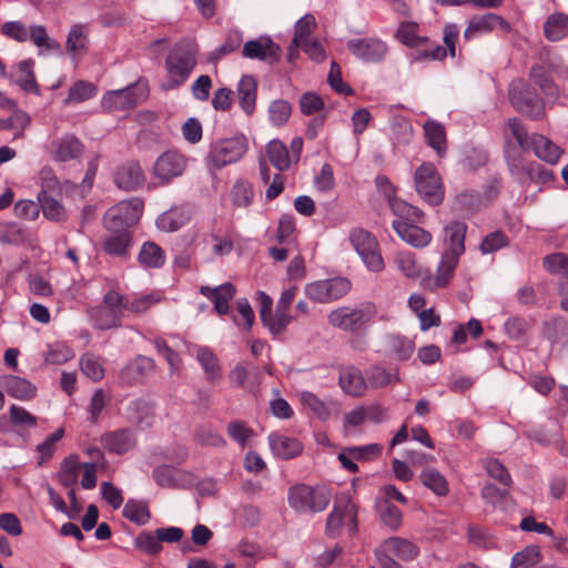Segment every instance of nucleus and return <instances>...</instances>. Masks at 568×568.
<instances>
[{"label": "nucleus", "instance_id": "f257e3e1", "mask_svg": "<svg viewBox=\"0 0 568 568\" xmlns=\"http://www.w3.org/2000/svg\"><path fill=\"white\" fill-rule=\"evenodd\" d=\"M331 489L325 485L310 486L297 484L290 488L287 500L290 506L298 513H321L329 504Z\"/></svg>", "mask_w": 568, "mask_h": 568}, {"label": "nucleus", "instance_id": "f03ea898", "mask_svg": "<svg viewBox=\"0 0 568 568\" xmlns=\"http://www.w3.org/2000/svg\"><path fill=\"white\" fill-rule=\"evenodd\" d=\"M195 45L192 42L176 45L165 60V68L169 80L162 84L163 89H174L189 78L190 73L196 65Z\"/></svg>", "mask_w": 568, "mask_h": 568}, {"label": "nucleus", "instance_id": "7ed1b4c3", "mask_svg": "<svg viewBox=\"0 0 568 568\" xmlns=\"http://www.w3.org/2000/svg\"><path fill=\"white\" fill-rule=\"evenodd\" d=\"M124 312V295L114 290L108 291L98 306L87 311L91 325L100 331L119 327Z\"/></svg>", "mask_w": 568, "mask_h": 568}, {"label": "nucleus", "instance_id": "20e7f679", "mask_svg": "<svg viewBox=\"0 0 568 568\" xmlns=\"http://www.w3.org/2000/svg\"><path fill=\"white\" fill-rule=\"evenodd\" d=\"M345 529L349 536L357 532V509L347 494L338 495L326 521V532L337 537Z\"/></svg>", "mask_w": 568, "mask_h": 568}, {"label": "nucleus", "instance_id": "39448f33", "mask_svg": "<svg viewBox=\"0 0 568 568\" xmlns=\"http://www.w3.org/2000/svg\"><path fill=\"white\" fill-rule=\"evenodd\" d=\"M376 314V307L372 303H364L355 308L342 306L328 313L327 322L335 328L355 332L372 321Z\"/></svg>", "mask_w": 568, "mask_h": 568}, {"label": "nucleus", "instance_id": "423d86ee", "mask_svg": "<svg viewBox=\"0 0 568 568\" xmlns=\"http://www.w3.org/2000/svg\"><path fill=\"white\" fill-rule=\"evenodd\" d=\"M143 213V201L139 197L121 201L104 215V225L109 232L128 231L139 222Z\"/></svg>", "mask_w": 568, "mask_h": 568}, {"label": "nucleus", "instance_id": "0eeeda50", "mask_svg": "<svg viewBox=\"0 0 568 568\" xmlns=\"http://www.w3.org/2000/svg\"><path fill=\"white\" fill-rule=\"evenodd\" d=\"M247 148V140L243 135L217 140L211 144L207 162L214 169H222L241 160Z\"/></svg>", "mask_w": 568, "mask_h": 568}, {"label": "nucleus", "instance_id": "6e6552de", "mask_svg": "<svg viewBox=\"0 0 568 568\" xmlns=\"http://www.w3.org/2000/svg\"><path fill=\"white\" fill-rule=\"evenodd\" d=\"M418 194L430 205H438L444 199L442 179L432 163H423L415 173Z\"/></svg>", "mask_w": 568, "mask_h": 568}, {"label": "nucleus", "instance_id": "1a4fd4ad", "mask_svg": "<svg viewBox=\"0 0 568 568\" xmlns=\"http://www.w3.org/2000/svg\"><path fill=\"white\" fill-rule=\"evenodd\" d=\"M509 100L520 113L531 119H540L544 114V104L537 93L524 81L515 80L509 88Z\"/></svg>", "mask_w": 568, "mask_h": 568}, {"label": "nucleus", "instance_id": "9d476101", "mask_svg": "<svg viewBox=\"0 0 568 568\" xmlns=\"http://www.w3.org/2000/svg\"><path fill=\"white\" fill-rule=\"evenodd\" d=\"M349 241L369 271L379 272L384 268L378 242L371 233L355 229L349 234Z\"/></svg>", "mask_w": 568, "mask_h": 568}, {"label": "nucleus", "instance_id": "9b49d317", "mask_svg": "<svg viewBox=\"0 0 568 568\" xmlns=\"http://www.w3.org/2000/svg\"><path fill=\"white\" fill-rule=\"evenodd\" d=\"M351 290V282L345 277H333L308 283L305 295L315 303H331L341 298Z\"/></svg>", "mask_w": 568, "mask_h": 568}, {"label": "nucleus", "instance_id": "f8f14e48", "mask_svg": "<svg viewBox=\"0 0 568 568\" xmlns=\"http://www.w3.org/2000/svg\"><path fill=\"white\" fill-rule=\"evenodd\" d=\"M146 97V87L136 83L125 89L108 92L102 99V106L109 112L129 111L144 101Z\"/></svg>", "mask_w": 568, "mask_h": 568}, {"label": "nucleus", "instance_id": "ddd939ff", "mask_svg": "<svg viewBox=\"0 0 568 568\" xmlns=\"http://www.w3.org/2000/svg\"><path fill=\"white\" fill-rule=\"evenodd\" d=\"M347 48L357 59L372 63L382 61L387 53L386 43L375 38L352 39Z\"/></svg>", "mask_w": 568, "mask_h": 568}, {"label": "nucleus", "instance_id": "4468645a", "mask_svg": "<svg viewBox=\"0 0 568 568\" xmlns=\"http://www.w3.org/2000/svg\"><path fill=\"white\" fill-rule=\"evenodd\" d=\"M496 29H500L504 32L510 31V24L500 16L488 12L481 16L473 17L464 32L466 40L474 39L481 34H487Z\"/></svg>", "mask_w": 568, "mask_h": 568}, {"label": "nucleus", "instance_id": "2eb2a0df", "mask_svg": "<svg viewBox=\"0 0 568 568\" xmlns=\"http://www.w3.org/2000/svg\"><path fill=\"white\" fill-rule=\"evenodd\" d=\"M459 256L449 253H444L437 266L436 275L433 276L426 271L425 276L422 278V286L429 291L445 287L453 277V274L458 265Z\"/></svg>", "mask_w": 568, "mask_h": 568}, {"label": "nucleus", "instance_id": "dca6fc26", "mask_svg": "<svg viewBox=\"0 0 568 568\" xmlns=\"http://www.w3.org/2000/svg\"><path fill=\"white\" fill-rule=\"evenodd\" d=\"M187 160L176 151H168L161 154L154 163V174L162 182H169L181 175L186 169Z\"/></svg>", "mask_w": 568, "mask_h": 568}, {"label": "nucleus", "instance_id": "f3484780", "mask_svg": "<svg viewBox=\"0 0 568 568\" xmlns=\"http://www.w3.org/2000/svg\"><path fill=\"white\" fill-rule=\"evenodd\" d=\"M282 50L270 38H258L244 43L243 55L248 59H257L274 63L280 61Z\"/></svg>", "mask_w": 568, "mask_h": 568}, {"label": "nucleus", "instance_id": "a211bd4d", "mask_svg": "<svg viewBox=\"0 0 568 568\" xmlns=\"http://www.w3.org/2000/svg\"><path fill=\"white\" fill-rule=\"evenodd\" d=\"M304 408L308 409L321 420H327L339 413V404L334 399H321L312 392L303 390L298 394Z\"/></svg>", "mask_w": 568, "mask_h": 568}, {"label": "nucleus", "instance_id": "6ab92c4d", "mask_svg": "<svg viewBox=\"0 0 568 568\" xmlns=\"http://www.w3.org/2000/svg\"><path fill=\"white\" fill-rule=\"evenodd\" d=\"M193 215V207L190 204L172 206L156 219V226L164 232H175L185 225Z\"/></svg>", "mask_w": 568, "mask_h": 568}, {"label": "nucleus", "instance_id": "aec40b11", "mask_svg": "<svg viewBox=\"0 0 568 568\" xmlns=\"http://www.w3.org/2000/svg\"><path fill=\"white\" fill-rule=\"evenodd\" d=\"M89 28L78 23L71 27L65 41V50L71 60L78 64L83 54L89 50Z\"/></svg>", "mask_w": 568, "mask_h": 568}, {"label": "nucleus", "instance_id": "412c9836", "mask_svg": "<svg viewBox=\"0 0 568 568\" xmlns=\"http://www.w3.org/2000/svg\"><path fill=\"white\" fill-rule=\"evenodd\" d=\"M416 222L394 220L392 226L397 235L407 244L415 247H425L432 241V235L424 229L415 225Z\"/></svg>", "mask_w": 568, "mask_h": 568}, {"label": "nucleus", "instance_id": "4be33fe9", "mask_svg": "<svg viewBox=\"0 0 568 568\" xmlns=\"http://www.w3.org/2000/svg\"><path fill=\"white\" fill-rule=\"evenodd\" d=\"M338 384L344 393L353 397L363 396L367 388V383L362 372L353 365L341 368Z\"/></svg>", "mask_w": 568, "mask_h": 568}, {"label": "nucleus", "instance_id": "5701e85b", "mask_svg": "<svg viewBox=\"0 0 568 568\" xmlns=\"http://www.w3.org/2000/svg\"><path fill=\"white\" fill-rule=\"evenodd\" d=\"M200 293L213 302L217 314L225 315L229 312V302L235 295V287L232 283H224L216 287L201 286Z\"/></svg>", "mask_w": 568, "mask_h": 568}, {"label": "nucleus", "instance_id": "b1692460", "mask_svg": "<svg viewBox=\"0 0 568 568\" xmlns=\"http://www.w3.org/2000/svg\"><path fill=\"white\" fill-rule=\"evenodd\" d=\"M154 369V362L150 357L138 356L131 363L125 365L120 373V378L124 384L131 385L140 382L143 377L151 374Z\"/></svg>", "mask_w": 568, "mask_h": 568}, {"label": "nucleus", "instance_id": "393cba45", "mask_svg": "<svg viewBox=\"0 0 568 568\" xmlns=\"http://www.w3.org/2000/svg\"><path fill=\"white\" fill-rule=\"evenodd\" d=\"M0 385L9 396L20 400L32 399L37 393V388L29 381L19 376H3Z\"/></svg>", "mask_w": 568, "mask_h": 568}, {"label": "nucleus", "instance_id": "a878e982", "mask_svg": "<svg viewBox=\"0 0 568 568\" xmlns=\"http://www.w3.org/2000/svg\"><path fill=\"white\" fill-rule=\"evenodd\" d=\"M101 444L111 453L124 454L134 446L135 439L130 429H118L103 434Z\"/></svg>", "mask_w": 568, "mask_h": 568}, {"label": "nucleus", "instance_id": "bb28decb", "mask_svg": "<svg viewBox=\"0 0 568 568\" xmlns=\"http://www.w3.org/2000/svg\"><path fill=\"white\" fill-rule=\"evenodd\" d=\"M270 447L274 455L282 459L294 458L302 453V444L280 433H272L268 436Z\"/></svg>", "mask_w": 568, "mask_h": 568}, {"label": "nucleus", "instance_id": "cd10ccee", "mask_svg": "<svg viewBox=\"0 0 568 568\" xmlns=\"http://www.w3.org/2000/svg\"><path fill=\"white\" fill-rule=\"evenodd\" d=\"M144 175L141 166L135 162H130L118 169L114 175V182L118 187L132 191L142 185Z\"/></svg>", "mask_w": 568, "mask_h": 568}, {"label": "nucleus", "instance_id": "c85d7f7f", "mask_svg": "<svg viewBox=\"0 0 568 568\" xmlns=\"http://www.w3.org/2000/svg\"><path fill=\"white\" fill-rule=\"evenodd\" d=\"M379 546L403 561L414 560L419 555L418 546L402 537H389Z\"/></svg>", "mask_w": 568, "mask_h": 568}, {"label": "nucleus", "instance_id": "c756f323", "mask_svg": "<svg viewBox=\"0 0 568 568\" xmlns=\"http://www.w3.org/2000/svg\"><path fill=\"white\" fill-rule=\"evenodd\" d=\"M53 158L67 162L79 158L83 152V144L72 134H65L53 143Z\"/></svg>", "mask_w": 568, "mask_h": 568}, {"label": "nucleus", "instance_id": "7c9ffc66", "mask_svg": "<svg viewBox=\"0 0 568 568\" xmlns=\"http://www.w3.org/2000/svg\"><path fill=\"white\" fill-rule=\"evenodd\" d=\"M467 226L464 222L454 221L445 227L447 250L444 253L460 256L465 251V235Z\"/></svg>", "mask_w": 568, "mask_h": 568}, {"label": "nucleus", "instance_id": "2f4dec72", "mask_svg": "<svg viewBox=\"0 0 568 568\" xmlns=\"http://www.w3.org/2000/svg\"><path fill=\"white\" fill-rule=\"evenodd\" d=\"M257 84L252 75H243L237 84V97L242 110L251 115L255 110Z\"/></svg>", "mask_w": 568, "mask_h": 568}, {"label": "nucleus", "instance_id": "473e14b6", "mask_svg": "<svg viewBox=\"0 0 568 568\" xmlns=\"http://www.w3.org/2000/svg\"><path fill=\"white\" fill-rule=\"evenodd\" d=\"M34 62L31 59L20 61L16 67V73L9 78H14L17 83L24 92L39 93V85L33 72Z\"/></svg>", "mask_w": 568, "mask_h": 568}, {"label": "nucleus", "instance_id": "72a5a7b5", "mask_svg": "<svg viewBox=\"0 0 568 568\" xmlns=\"http://www.w3.org/2000/svg\"><path fill=\"white\" fill-rule=\"evenodd\" d=\"M529 148L534 150L535 154L539 159L550 164L557 163L561 154L559 146L554 144L548 138L540 134H534L530 138Z\"/></svg>", "mask_w": 568, "mask_h": 568}, {"label": "nucleus", "instance_id": "f704fd0d", "mask_svg": "<svg viewBox=\"0 0 568 568\" xmlns=\"http://www.w3.org/2000/svg\"><path fill=\"white\" fill-rule=\"evenodd\" d=\"M424 134L427 144L437 153L444 156L447 150L446 132L442 124L435 121H426L424 124Z\"/></svg>", "mask_w": 568, "mask_h": 568}, {"label": "nucleus", "instance_id": "c9c22d12", "mask_svg": "<svg viewBox=\"0 0 568 568\" xmlns=\"http://www.w3.org/2000/svg\"><path fill=\"white\" fill-rule=\"evenodd\" d=\"M397 270L406 277L416 278L425 276L422 265L413 252H398L394 258Z\"/></svg>", "mask_w": 568, "mask_h": 568}, {"label": "nucleus", "instance_id": "e433bc0d", "mask_svg": "<svg viewBox=\"0 0 568 568\" xmlns=\"http://www.w3.org/2000/svg\"><path fill=\"white\" fill-rule=\"evenodd\" d=\"M79 462V457L75 454H71L65 457L60 465L58 473L59 481L64 487H73L77 484L79 471L82 468Z\"/></svg>", "mask_w": 568, "mask_h": 568}, {"label": "nucleus", "instance_id": "4c0bfd02", "mask_svg": "<svg viewBox=\"0 0 568 568\" xmlns=\"http://www.w3.org/2000/svg\"><path fill=\"white\" fill-rule=\"evenodd\" d=\"M419 478L437 496H446L449 491L448 481L445 476L433 467L424 468Z\"/></svg>", "mask_w": 568, "mask_h": 568}, {"label": "nucleus", "instance_id": "58836bf2", "mask_svg": "<svg viewBox=\"0 0 568 568\" xmlns=\"http://www.w3.org/2000/svg\"><path fill=\"white\" fill-rule=\"evenodd\" d=\"M270 162L278 171H286L291 166L292 156L283 142L272 140L266 148Z\"/></svg>", "mask_w": 568, "mask_h": 568}, {"label": "nucleus", "instance_id": "ea45409f", "mask_svg": "<svg viewBox=\"0 0 568 568\" xmlns=\"http://www.w3.org/2000/svg\"><path fill=\"white\" fill-rule=\"evenodd\" d=\"M544 32L548 40L559 41L568 34V16L555 13L548 17L544 26Z\"/></svg>", "mask_w": 568, "mask_h": 568}, {"label": "nucleus", "instance_id": "a19ab883", "mask_svg": "<svg viewBox=\"0 0 568 568\" xmlns=\"http://www.w3.org/2000/svg\"><path fill=\"white\" fill-rule=\"evenodd\" d=\"M196 359L202 366L209 381L215 382L221 378V368L217 357L207 347H199Z\"/></svg>", "mask_w": 568, "mask_h": 568}, {"label": "nucleus", "instance_id": "79ce46f5", "mask_svg": "<svg viewBox=\"0 0 568 568\" xmlns=\"http://www.w3.org/2000/svg\"><path fill=\"white\" fill-rule=\"evenodd\" d=\"M139 262L145 267H161L165 262L164 251L153 242H145L139 253Z\"/></svg>", "mask_w": 568, "mask_h": 568}, {"label": "nucleus", "instance_id": "37998d69", "mask_svg": "<svg viewBox=\"0 0 568 568\" xmlns=\"http://www.w3.org/2000/svg\"><path fill=\"white\" fill-rule=\"evenodd\" d=\"M194 439L201 446L222 448L226 445L225 438L212 425H201L194 432Z\"/></svg>", "mask_w": 568, "mask_h": 568}, {"label": "nucleus", "instance_id": "c03bdc74", "mask_svg": "<svg viewBox=\"0 0 568 568\" xmlns=\"http://www.w3.org/2000/svg\"><path fill=\"white\" fill-rule=\"evenodd\" d=\"M394 215L403 222H420L423 213L419 209L408 204L407 202L395 197L388 203Z\"/></svg>", "mask_w": 568, "mask_h": 568}, {"label": "nucleus", "instance_id": "a18cd8bd", "mask_svg": "<svg viewBox=\"0 0 568 568\" xmlns=\"http://www.w3.org/2000/svg\"><path fill=\"white\" fill-rule=\"evenodd\" d=\"M111 234L104 241V250L115 256L126 254L131 237L128 231L110 232Z\"/></svg>", "mask_w": 568, "mask_h": 568}, {"label": "nucleus", "instance_id": "49530a36", "mask_svg": "<svg viewBox=\"0 0 568 568\" xmlns=\"http://www.w3.org/2000/svg\"><path fill=\"white\" fill-rule=\"evenodd\" d=\"M293 317L290 315V310L276 306L275 313H271L262 323L268 328L273 335L282 334L291 324Z\"/></svg>", "mask_w": 568, "mask_h": 568}, {"label": "nucleus", "instance_id": "de8ad7c7", "mask_svg": "<svg viewBox=\"0 0 568 568\" xmlns=\"http://www.w3.org/2000/svg\"><path fill=\"white\" fill-rule=\"evenodd\" d=\"M53 193L47 194V191H40L38 200L43 214L52 221H61L64 219V209L60 202L52 196Z\"/></svg>", "mask_w": 568, "mask_h": 568}, {"label": "nucleus", "instance_id": "09e8293b", "mask_svg": "<svg viewBox=\"0 0 568 568\" xmlns=\"http://www.w3.org/2000/svg\"><path fill=\"white\" fill-rule=\"evenodd\" d=\"M387 348L398 361H406L414 352V344L405 337L390 335L387 337Z\"/></svg>", "mask_w": 568, "mask_h": 568}, {"label": "nucleus", "instance_id": "8fccbe9b", "mask_svg": "<svg viewBox=\"0 0 568 568\" xmlns=\"http://www.w3.org/2000/svg\"><path fill=\"white\" fill-rule=\"evenodd\" d=\"M64 436V429L58 428L51 435H49L43 443L37 446L38 454V466L44 465L49 459L52 458L55 452V444Z\"/></svg>", "mask_w": 568, "mask_h": 568}, {"label": "nucleus", "instance_id": "3c124183", "mask_svg": "<svg viewBox=\"0 0 568 568\" xmlns=\"http://www.w3.org/2000/svg\"><path fill=\"white\" fill-rule=\"evenodd\" d=\"M29 39L39 49H44L47 51L61 50L60 43L48 36L47 29L43 26L30 27Z\"/></svg>", "mask_w": 568, "mask_h": 568}, {"label": "nucleus", "instance_id": "603ef678", "mask_svg": "<svg viewBox=\"0 0 568 568\" xmlns=\"http://www.w3.org/2000/svg\"><path fill=\"white\" fill-rule=\"evenodd\" d=\"M254 197L253 186L250 182L239 180L231 190V199L234 205L239 207L248 206Z\"/></svg>", "mask_w": 568, "mask_h": 568}, {"label": "nucleus", "instance_id": "864d4df0", "mask_svg": "<svg viewBox=\"0 0 568 568\" xmlns=\"http://www.w3.org/2000/svg\"><path fill=\"white\" fill-rule=\"evenodd\" d=\"M134 545L138 549L150 556H155L162 550L156 530L153 532L148 530L140 532L134 540Z\"/></svg>", "mask_w": 568, "mask_h": 568}, {"label": "nucleus", "instance_id": "5fc2aeb1", "mask_svg": "<svg viewBox=\"0 0 568 568\" xmlns=\"http://www.w3.org/2000/svg\"><path fill=\"white\" fill-rule=\"evenodd\" d=\"M418 26L415 22H403L396 31V38L405 45L417 48L426 39L417 34Z\"/></svg>", "mask_w": 568, "mask_h": 568}, {"label": "nucleus", "instance_id": "6e6d98bb", "mask_svg": "<svg viewBox=\"0 0 568 568\" xmlns=\"http://www.w3.org/2000/svg\"><path fill=\"white\" fill-rule=\"evenodd\" d=\"M226 433L241 448H245L254 436V430L242 420L230 422L226 426Z\"/></svg>", "mask_w": 568, "mask_h": 568}, {"label": "nucleus", "instance_id": "4d7b16f0", "mask_svg": "<svg viewBox=\"0 0 568 568\" xmlns=\"http://www.w3.org/2000/svg\"><path fill=\"white\" fill-rule=\"evenodd\" d=\"M80 367L83 374L92 381H100L104 376L101 358L94 354H84L80 359Z\"/></svg>", "mask_w": 568, "mask_h": 568}, {"label": "nucleus", "instance_id": "13d9d810", "mask_svg": "<svg viewBox=\"0 0 568 568\" xmlns=\"http://www.w3.org/2000/svg\"><path fill=\"white\" fill-rule=\"evenodd\" d=\"M123 516L138 525L146 524L151 517L148 505L136 500H129L125 504Z\"/></svg>", "mask_w": 568, "mask_h": 568}, {"label": "nucleus", "instance_id": "bf43d9fd", "mask_svg": "<svg viewBox=\"0 0 568 568\" xmlns=\"http://www.w3.org/2000/svg\"><path fill=\"white\" fill-rule=\"evenodd\" d=\"M74 356L73 351L62 344L55 343L48 347L44 354V362L50 365H61L70 361Z\"/></svg>", "mask_w": 568, "mask_h": 568}, {"label": "nucleus", "instance_id": "052dcab7", "mask_svg": "<svg viewBox=\"0 0 568 568\" xmlns=\"http://www.w3.org/2000/svg\"><path fill=\"white\" fill-rule=\"evenodd\" d=\"M367 385H369L372 388H381L386 385H388L393 379L399 381V377L397 374L392 375L389 372H387L384 367L375 365L372 366L367 372Z\"/></svg>", "mask_w": 568, "mask_h": 568}, {"label": "nucleus", "instance_id": "680f3d73", "mask_svg": "<svg viewBox=\"0 0 568 568\" xmlns=\"http://www.w3.org/2000/svg\"><path fill=\"white\" fill-rule=\"evenodd\" d=\"M379 517L383 524L392 530H397L402 525V511L387 500L379 505Z\"/></svg>", "mask_w": 568, "mask_h": 568}, {"label": "nucleus", "instance_id": "e2e57ef3", "mask_svg": "<svg viewBox=\"0 0 568 568\" xmlns=\"http://www.w3.org/2000/svg\"><path fill=\"white\" fill-rule=\"evenodd\" d=\"M26 240V232L18 223H0V242L4 244H19Z\"/></svg>", "mask_w": 568, "mask_h": 568}, {"label": "nucleus", "instance_id": "0e129e2a", "mask_svg": "<svg viewBox=\"0 0 568 568\" xmlns=\"http://www.w3.org/2000/svg\"><path fill=\"white\" fill-rule=\"evenodd\" d=\"M159 300L156 294L134 296L133 298L124 296V311L128 310L132 313L141 314L146 312L153 304L158 303Z\"/></svg>", "mask_w": 568, "mask_h": 568}, {"label": "nucleus", "instance_id": "69168bd1", "mask_svg": "<svg viewBox=\"0 0 568 568\" xmlns=\"http://www.w3.org/2000/svg\"><path fill=\"white\" fill-rule=\"evenodd\" d=\"M97 92L95 87L87 81H78L74 83L69 91L67 102L80 103L91 99Z\"/></svg>", "mask_w": 568, "mask_h": 568}, {"label": "nucleus", "instance_id": "338daca9", "mask_svg": "<svg viewBox=\"0 0 568 568\" xmlns=\"http://www.w3.org/2000/svg\"><path fill=\"white\" fill-rule=\"evenodd\" d=\"M290 115H291V105L285 100L273 101L268 106L270 121L276 126H281L284 123H286Z\"/></svg>", "mask_w": 568, "mask_h": 568}, {"label": "nucleus", "instance_id": "774afa93", "mask_svg": "<svg viewBox=\"0 0 568 568\" xmlns=\"http://www.w3.org/2000/svg\"><path fill=\"white\" fill-rule=\"evenodd\" d=\"M545 268L552 274L568 276V256L562 253H555L544 258Z\"/></svg>", "mask_w": 568, "mask_h": 568}]
</instances>
